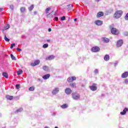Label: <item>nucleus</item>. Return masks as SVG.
<instances>
[{
  "label": "nucleus",
  "instance_id": "obj_6",
  "mask_svg": "<svg viewBox=\"0 0 128 128\" xmlns=\"http://www.w3.org/2000/svg\"><path fill=\"white\" fill-rule=\"evenodd\" d=\"M40 60H36L34 62H32L30 64L31 66H36L40 64Z\"/></svg>",
  "mask_w": 128,
  "mask_h": 128
},
{
  "label": "nucleus",
  "instance_id": "obj_1",
  "mask_svg": "<svg viewBox=\"0 0 128 128\" xmlns=\"http://www.w3.org/2000/svg\"><path fill=\"white\" fill-rule=\"evenodd\" d=\"M109 28L112 34L118 36L120 34V31L114 27V24L110 25Z\"/></svg>",
  "mask_w": 128,
  "mask_h": 128
},
{
  "label": "nucleus",
  "instance_id": "obj_19",
  "mask_svg": "<svg viewBox=\"0 0 128 128\" xmlns=\"http://www.w3.org/2000/svg\"><path fill=\"white\" fill-rule=\"evenodd\" d=\"M102 40H103V42H110V39L106 38H102Z\"/></svg>",
  "mask_w": 128,
  "mask_h": 128
},
{
  "label": "nucleus",
  "instance_id": "obj_20",
  "mask_svg": "<svg viewBox=\"0 0 128 128\" xmlns=\"http://www.w3.org/2000/svg\"><path fill=\"white\" fill-rule=\"evenodd\" d=\"M104 60L106 61L110 60V56L108 54L105 55Z\"/></svg>",
  "mask_w": 128,
  "mask_h": 128
},
{
  "label": "nucleus",
  "instance_id": "obj_14",
  "mask_svg": "<svg viewBox=\"0 0 128 128\" xmlns=\"http://www.w3.org/2000/svg\"><path fill=\"white\" fill-rule=\"evenodd\" d=\"M58 92H60V90L58 89V88H55L54 90L52 91V94H58Z\"/></svg>",
  "mask_w": 128,
  "mask_h": 128
},
{
  "label": "nucleus",
  "instance_id": "obj_36",
  "mask_svg": "<svg viewBox=\"0 0 128 128\" xmlns=\"http://www.w3.org/2000/svg\"><path fill=\"white\" fill-rule=\"evenodd\" d=\"M14 46H16V44H11L10 48H14Z\"/></svg>",
  "mask_w": 128,
  "mask_h": 128
},
{
  "label": "nucleus",
  "instance_id": "obj_3",
  "mask_svg": "<svg viewBox=\"0 0 128 128\" xmlns=\"http://www.w3.org/2000/svg\"><path fill=\"white\" fill-rule=\"evenodd\" d=\"M72 96L73 100H80V94L76 92L72 93Z\"/></svg>",
  "mask_w": 128,
  "mask_h": 128
},
{
  "label": "nucleus",
  "instance_id": "obj_17",
  "mask_svg": "<svg viewBox=\"0 0 128 128\" xmlns=\"http://www.w3.org/2000/svg\"><path fill=\"white\" fill-rule=\"evenodd\" d=\"M50 74H46V75H44L42 76V78H43V80H48V78H50Z\"/></svg>",
  "mask_w": 128,
  "mask_h": 128
},
{
  "label": "nucleus",
  "instance_id": "obj_49",
  "mask_svg": "<svg viewBox=\"0 0 128 128\" xmlns=\"http://www.w3.org/2000/svg\"><path fill=\"white\" fill-rule=\"evenodd\" d=\"M44 128H48V126H46Z\"/></svg>",
  "mask_w": 128,
  "mask_h": 128
},
{
  "label": "nucleus",
  "instance_id": "obj_45",
  "mask_svg": "<svg viewBox=\"0 0 128 128\" xmlns=\"http://www.w3.org/2000/svg\"><path fill=\"white\" fill-rule=\"evenodd\" d=\"M48 32H52V28H49L48 29Z\"/></svg>",
  "mask_w": 128,
  "mask_h": 128
},
{
  "label": "nucleus",
  "instance_id": "obj_22",
  "mask_svg": "<svg viewBox=\"0 0 128 128\" xmlns=\"http://www.w3.org/2000/svg\"><path fill=\"white\" fill-rule=\"evenodd\" d=\"M2 74L4 78H8V73L4 72Z\"/></svg>",
  "mask_w": 128,
  "mask_h": 128
},
{
  "label": "nucleus",
  "instance_id": "obj_2",
  "mask_svg": "<svg viewBox=\"0 0 128 128\" xmlns=\"http://www.w3.org/2000/svg\"><path fill=\"white\" fill-rule=\"evenodd\" d=\"M121 16H122V10H117L114 13V16L115 18H120Z\"/></svg>",
  "mask_w": 128,
  "mask_h": 128
},
{
  "label": "nucleus",
  "instance_id": "obj_16",
  "mask_svg": "<svg viewBox=\"0 0 128 128\" xmlns=\"http://www.w3.org/2000/svg\"><path fill=\"white\" fill-rule=\"evenodd\" d=\"M101 16H104V12H99L96 15L97 18H101Z\"/></svg>",
  "mask_w": 128,
  "mask_h": 128
},
{
  "label": "nucleus",
  "instance_id": "obj_27",
  "mask_svg": "<svg viewBox=\"0 0 128 128\" xmlns=\"http://www.w3.org/2000/svg\"><path fill=\"white\" fill-rule=\"evenodd\" d=\"M22 74V70H20L18 72H17L18 76H20Z\"/></svg>",
  "mask_w": 128,
  "mask_h": 128
},
{
  "label": "nucleus",
  "instance_id": "obj_42",
  "mask_svg": "<svg viewBox=\"0 0 128 128\" xmlns=\"http://www.w3.org/2000/svg\"><path fill=\"white\" fill-rule=\"evenodd\" d=\"M16 50H18V52H22V49H20V48H17Z\"/></svg>",
  "mask_w": 128,
  "mask_h": 128
},
{
  "label": "nucleus",
  "instance_id": "obj_39",
  "mask_svg": "<svg viewBox=\"0 0 128 128\" xmlns=\"http://www.w3.org/2000/svg\"><path fill=\"white\" fill-rule=\"evenodd\" d=\"M61 20H66V16H63L61 18Z\"/></svg>",
  "mask_w": 128,
  "mask_h": 128
},
{
  "label": "nucleus",
  "instance_id": "obj_30",
  "mask_svg": "<svg viewBox=\"0 0 128 128\" xmlns=\"http://www.w3.org/2000/svg\"><path fill=\"white\" fill-rule=\"evenodd\" d=\"M70 86L71 88H76V83H71Z\"/></svg>",
  "mask_w": 128,
  "mask_h": 128
},
{
  "label": "nucleus",
  "instance_id": "obj_7",
  "mask_svg": "<svg viewBox=\"0 0 128 128\" xmlns=\"http://www.w3.org/2000/svg\"><path fill=\"white\" fill-rule=\"evenodd\" d=\"M76 80V76L69 77L67 79V82H74V80Z\"/></svg>",
  "mask_w": 128,
  "mask_h": 128
},
{
  "label": "nucleus",
  "instance_id": "obj_50",
  "mask_svg": "<svg viewBox=\"0 0 128 128\" xmlns=\"http://www.w3.org/2000/svg\"><path fill=\"white\" fill-rule=\"evenodd\" d=\"M96 0V2H99L100 0Z\"/></svg>",
  "mask_w": 128,
  "mask_h": 128
},
{
  "label": "nucleus",
  "instance_id": "obj_25",
  "mask_svg": "<svg viewBox=\"0 0 128 128\" xmlns=\"http://www.w3.org/2000/svg\"><path fill=\"white\" fill-rule=\"evenodd\" d=\"M50 10H52L51 8H46V14H48L50 11Z\"/></svg>",
  "mask_w": 128,
  "mask_h": 128
},
{
  "label": "nucleus",
  "instance_id": "obj_37",
  "mask_svg": "<svg viewBox=\"0 0 128 128\" xmlns=\"http://www.w3.org/2000/svg\"><path fill=\"white\" fill-rule=\"evenodd\" d=\"M22 108H20V109L17 110H16V112H22Z\"/></svg>",
  "mask_w": 128,
  "mask_h": 128
},
{
  "label": "nucleus",
  "instance_id": "obj_40",
  "mask_svg": "<svg viewBox=\"0 0 128 128\" xmlns=\"http://www.w3.org/2000/svg\"><path fill=\"white\" fill-rule=\"evenodd\" d=\"M124 84H128V79L125 80Z\"/></svg>",
  "mask_w": 128,
  "mask_h": 128
},
{
  "label": "nucleus",
  "instance_id": "obj_12",
  "mask_svg": "<svg viewBox=\"0 0 128 128\" xmlns=\"http://www.w3.org/2000/svg\"><path fill=\"white\" fill-rule=\"evenodd\" d=\"M65 92L66 94H72V89L70 88H66Z\"/></svg>",
  "mask_w": 128,
  "mask_h": 128
},
{
  "label": "nucleus",
  "instance_id": "obj_35",
  "mask_svg": "<svg viewBox=\"0 0 128 128\" xmlns=\"http://www.w3.org/2000/svg\"><path fill=\"white\" fill-rule=\"evenodd\" d=\"M16 88L17 90H20V84H16Z\"/></svg>",
  "mask_w": 128,
  "mask_h": 128
},
{
  "label": "nucleus",
  "instance_id": "obj_15",
  "mask_svg": "<svg viewBox=\"0 0 128 128\" xmlns=\"http://www.w3.org/2000/svg\"><path fill=\"white\" fill-rule=\"evenodd\" d=\"M126 112H128V108H126L124 110L123 112H120V114L122 116H124L126 114Z\"/></svg>",
  "mask_w": 128,
  "mask_h": 128
},
{
  "label": "nucleus",
  "instance_id": "obj_33",
  "mask_svg": "<svg viewBox=\"0 0 128 128\" xmlns=\"http://www.w3.org/2000/svg\"><path fill=\"white\" fill-rule=\"evenodd\" d=\"M4 39L6 40V42H10V39H8V37H6V34L4 35Z\"/></svg>",
  "mask_w": 128,
  "mask_h": 128
},
{
  "label": "nucleus",
  "instance_id": "obj_41",
  "mask_svg": "<svg viewBox=\"0 0 128 128\" xmlns=\"http://www.w3.org/2000/svg\"><path fill=\"white\" fill-rule=\"evenodd\" d=\"M98 69H96L94 70V73L95 74H98Z\"/></svg>",
  "mask_w": 128,
  "mask_h": 128
},
{
  "label": "nucleus",
  "instance_id": "obj_24",
  "mask_svg": "<svg viewBox=\"0 0 128 128\" xmlns=\"http://www.w3.org/2000/svg\"><path fill=\"white\" fill-rule=\"evenodd\" d=\"M10 28V25L7 24L6 26H4V28L2 29V30H8Z\"/></svg>",
  "mask_w": 128,
  "mask_h": 128
},
{
  "label": "nucleus",
  "instance_id": "obj_34",
  "mask_svg": "<svg viewBox=\"0 0 128 128\" xmlns=\"http://www.w3.org/2000/svg\"><path fill=\"white\" fill-rule=\"evenodd\" d=\"M44 48H48V44H46L43 45Z\"/></svg>",
  "mask_w": 128,
  "mask_h": 128
},
{
  "label": "nucleus",
  "instance_id": "obj_46",
  "mask_svg": "<svg viewBox=\"0 0 128 128\" xmlns=\"http://www.w3.org/2000/svg\"><path fill=\"white\" fill-rule=\"evenodd\" d=\"M47 42H50V40H47Z\"/></svg>",
  "mask_w": 128,
  "mask_h": 128
},
{
  "label": "nucleus",
  "instance_id": "obj_23",
  "mask_svg": "<svg viewBox=\"0 0 128 128\" xmlns=\"http://www.w3.org/2000/svg\"><path fill=\"white\" fill-rule=\"evenodd\" d=\"M68 106L66 104H64L63 105L61 106L62 108H66Z\"/></svg>",
  "mask_w": 128,
  "mask_h": 128
},
{
  "label": "nucleus",
  "instance_id": "obj_29",
  "mask_svg": "<svg viewBox=\"0 0 128 128\" xmlns=\"http://www.w3.org/2000/svg\"><path fill=\"white\" fill-rule=\"evenodd\" d=\"M10 56L12 60H16V57L12 54H10Z\"/></svg>",
  "mask_w": 128,
  "mask_h": 128
},
{
  "label": "nucleus",
  "instance_id": "obj_38",
  "mask_svg": "<svg viewBox=\"0 0 128 128\" xmlns=\"http://www.w3.org/2000/svg\"><path fill=\"white\" fill-rule=\"evenodd\" d=\"M124 18L126 20H128V13L126 14V16H124Z\"/></svg>",
  "mask_w": 128,
  "mask_h": 128
},
{
  "label": "nucleus",
  "instance_id": "obj_5",
  "mask_svg": "<svg viewBox=\"0 0 128 128\" xmlns=\"http://www.w3.org/2000/svg\"><path fill=\"white\" fill-rule=\"evenodd\" d=\"M100 47H98V46H94V47L92 48L91 50L93 52H100Z\"/></svg>",
  "mask_w": 128,
  "mask_h": 128
},
{
  "label": "nucleus",
  "instance_id": "obj_32",
  "mask_svg": "<svg viewBox=\"0 0 128 128\" xmlns=\"http://www.w3.org/2000/svg\"><path fill=\"white\" fill-rule=\"evenodd\" d=\"M72 8V4H70L67 6L68 10H70V8Z\"/></svg>",
  "mask_w": 128,
  "mask_h": 128
},
{
  "label": "nucleus",
  "instance_id": "obj_48",
  "mask_svg": "<svg viewBox=\"0 0 128 128\" xmlns=\"http://www.w3.org/2000/svg\"><path fill=\"white\" fill-rule=\"evenodd\" d=\"M74 22H76V20H78V19L76 18L74 20Z\"/></svg>",
  "mask_w": 128,
  "mask_h": 128
},
{
  "label": "nucleus",
  "instance_id": "obj_8",
  "mask_svg": "<svg viewBox=\"0 0 128 128\" xmlns=\"http://www.w3.org/2000/svg\"><path fill=\"white\" fill-rule=\"evenodd\" d=\"M54 16H56V14H54V11H52L50 13L47 15V18H52Z\"/></svg>",
  "mask_w": 128,
  "mask_h": 128
},
{
  "label": "nucleus",
  "instance_id": "obj_11",
  "mask_svg": "<svg viewBox=\"0 0 128 128\" xmlns=\"http://www.w3.org/2000/svg\"><path fill=\"white\" fill-rule=\"evenodd\" d=\"M94 24L96 26H102V21L100 20H97L94 22Z\"/></svg>",
  "mask_w": 128,
  "mask_h": 128
},
{
  "label": "nucleus",
  "instance_id": "obj_10",
  "mask_svg": "<svg viewBox=\"0 0 128 128\" xmlns=\"http://www.w3.org/2000/svg\"><path fill=\"white\" fill-rule=\"evenodd\" d=\"M54 58V56L50 55L46 58V60H52Z\"/></svg>",
  "mask_w": 128,
  "mask_h": 128
},
{
  "label": "nucleus",
  "instance_id": "obj_44",
  "mask_svg": "<svg viewBox=\"0 0 128 128\" xmlns=\"http://www.w3.org/2000/svg\"><path fill=\"white\" fill-rule=\"evenodd\" d=\"M55 20L56 22H58V17H55Z\"/></svg>",
  "mask_w": 128,
  "mask_h": 128
},
{
  "label": "nucleus",
  "instance_id": "obj_9",
  "mask_svg": "<svg viewBox=\"0 0 128 128\" xmlns=\"http://www.w3.org/2000/svg\"><path fill=\"white\" fill-rule=\"evenodd\" d=\"M124 44V41L122 40H120L118 41H117V46L118 48L120 47L121 46H122V44Z\"/></svg>",
  "mask_w": 128,
  "mask_h": 128
},
{
  "label": "nucleus",
  "instance_id": "obj_18",
  "mask_svg": "<svg viewBox=\"0 0 128 128\" xmlns=\"http://www.w3.org/2000/svg\"><path fill=\"white\" fill-rule=\"evenodd\" d=\"M6 100H14V96H8V95H6Z\"/></svg>",
  "mask_w": 128,
  "mask_h": 128
},
{
  "label": "nucleus",
  "instance_id": "obj_43",
  "mask_svg": "<svg viewBox=\"0 0 128 128\" xmlns=\"http://www.w3.org/2000/svg\"><path fill=\"white\" fill-rule=\"evenodd\" d=\"M10 8H11V10H14V6L12 5H10Z\"/></svg>",
  "mask_w": 128,
  "mask_h": 128
},
{
  "label": "nucleus",
  "instance_id": "obj_51",
  "mask_svg": "<svg viewBox=\"0 0 128 128\" xmlns=\"http://www.w3.org/2000/svg\"><path fill=\"white\" fill-rule=\"evenodd\" d=\"M55 128H58V126H56Z\"/></svg>",
  "mask_w": 128,
  "mask_h": 128
},
{
  "label": "nucleus",
  "instance_id": "obj_31",
  "mask_svg": "<svg viewBox=\"0 0 128 128\" xmlns=\"http://www.w3.org/2000/svg\"><path fill=\"white\" fill-rule=\"evenodd\" d=\"M34 86H32L29 88V90L30 92H32V91H34Z\"/></svg>",
  "mask_w": 128,
  "mask_h": 128
},
{
  "label": "nucleus",
  "instance_id": "obj_13",
  "mask_svg": "<svg viewBox=\"0 0 128 128\" xmlns=\"http://www.w3.org/2000/svg\"><path fill=\"white\" fill-rule=\"evenodd\" d=\"M128 72H126L122 74V78H128Z\"/></svg>",
  "mask_w": 128,
  "mask_h": 128
},
{
  "label": "nucleus",
  "instance_id": "obj_4",
  "mask_svg": "<svg viewBox=\"0 0 128 128\" xmlns=\"http://www.w3.org/2000/svg\"><path fill=\"white\" fill-rule=\"evenodd\" d=\"M89 88L91 90H92L93 92H94L98 90V87H96V84L94 83L92 84V86H89Z\"/></svg>",
  "mask_w": 128,
  "mask_h": 128
},
{
  "label": "nucleus",
  "instance_id": "obj_28",
  "mask_svg": "<svg viewBox=\"0 0 128 128\" xmlns=\"http://www.w3.org/2000/svg\"><path fill=\"white\" fill-rule=\"evenodd\" d=\"M34 4H32L31 6H30L28 8V10L30 12H32V10H34Z\"/></svg>",
  "mask_w": 128,
  "mask_h": 128
},
{
  "label": "nucleus",
  "instance_id": "obj_47",
  "mask_svg": "<svg viewBox=\"0 0 128 128\" xmlns=\"http://www.w3.org/2000/svg\"><path fill=\"white\" fill-rule=\"evenodd\" d=\"M2 10H4L3 8H0V12H2Z\"/></svg>",
  "mask_w": 128,
  "mask_h": 128
},
{
  "label": "nucleus",
  "instance_id": "obj_26",
  "mask_svg": "<svg viewBox=\"0 0 128 128\" xmlns=\"http://www.w3.org/2000/svg\"><path fill=\"white\" fill-rule=\"evenodd\" d=\"M20 10L21 12H26V7H21Z\"/></svg>",
  "mask_w": 128,
  "mask_h": 128
},
{
  "label": "nucleus",
  "instance_id": "obj_21",
  "mask_svg": "<svg viewBox=\"0 0 128 128\" xmlns=\"http://www.w3.org/2000/svg\"><path fill=\"white\" fill-rule=\"evenodd\" d=\"M42 68L44 72H48V67L46 66H44Z\"/></svg>",
  "mask_w": 128,
  "mask_h": 128
}]
</instances>
